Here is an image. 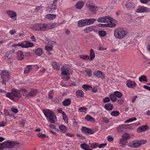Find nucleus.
<instances>
[{"label": "nucleus", "mask_w": 150, "mask_h": 150, "mask_svg": "<svg viewBox=\"0 0 150 150\" xmlns=\"http://www.w3.org/2000/svg\"><path fill=\"white\" fill-rule=\"evenodd\" d=\"M114 93L116 97H117L119 98L121 97L122 96V93L119 91H115L114 92Z\"/></svg>", "instance_id": "a18cd8bd"}, {"label": "nucleus", "mask_w": 150, "mask_h": 150, "mask_svg": "<svg viewBox=\"0 0 150 150\" xmlns=\"http://www.w3.org/2000/svg\"><path fill=\"white\" fill-rule=\"evenodd\" d=\"M79 57L80 58L84 60H86L88 59H90L89 56L88 55L84 54L81 55Z\"/></svg>", "instance_id": "c03bdc74"}, {"label": "nucleus", "mask_w": 150, "mask_h": 150, "mask_svg": "<svg viewBox=\"0 0 150 150\" xmlns=\"http://www.w3.org/2000/svg\"><path fill=\"white\" fill-rule=\"evenodd\" d=\"M87 110V109L85 107H81L78 110L79 112H84Z\"/></svg>", "instance_id": "6e6d98bb"}, {"label": "nucleus", "mask_w": 150, "mask_h": 150, "mask_svg": "<svg viewBox=\"0 0 150 150\" xmlns=\"http://www.w3.org/2000/svg\"><path fill=\"white\" fill-rule=\"evenodd\" d=\"M17 55L19 60H21L23 59L24 56L22 52L18 51L17 52Z\"/></svg>", "instance_id": "7c9ffc66"}, {"label": "nucleus", "mask_w": 150, "mask_h": 150, "mask_svg": "<svg viewBox=\"0 0 150 150\" xmlns=\"http://www.w3.org/2000/svg\"><path fill=\"white\" fill-rule=\"evenodd\" d=\"M5 146L7 148H12L15 145L16 143L12 141H7L5 142Z\"/></svg>", "instance_id": "dca6fc26"}, {"label": "nucleus", "mask_w": 150, "mask_h": 150, "mask_svg": "<svg viewBox=\"0 0 150 150\" xmlns=\"http://www.w3.org/2000/svg\"><path fill=\"white\" fill-rule=\"evenodd\" d=\"M106 143L101 144L98 145V147L99 148H103L106 146Z\"/></svg>", "instance_id": "e2e57ef3"}, {"label": "nucleus", "mask_w": 150, "mask_h": 150, "mask_svg": "<svg viewBox=\"0 0 150 150\" xmlns=\"http://www.w3.org/2000/svg\"><path fill=\"white\" fill-rule=\"evenodd\" d=\"M86 120L88 121H90L91 122L94 121V118L92 117L90 115H87L85 117Z\"/></svg>", "instance_id": "79ce46f5"}, {"label": "nucleus", "mask_w": 150, "mask_h": 150, "mask_svg": "<svg viewBox=\"0 0 150 150\" xmlns=\"http://www.w3.org/2000/svg\"><path fill=\"white\" fill-rule=\"evenodd\" d=\"M95 28V26H90L84 29V31L85 33H88L93 30Z\"/></svg>", "instance_id": "393cba45"}, {"label": "nucleus", "mask_w": 150, "mask_h": 150, "mask_svg": "<svg viewBox=\"0 0 150 150\" xmlns=\"http://www.w3.org/2000/svg\"><path fill=\"white\" fill-rule=\"evenodd\" d=\"M21 94L19 90L13 88L11 90V92L7 93L6 96L12 100H15L14 97L19 98L21 97Z\"/></svg>", "instance_id": "f03ea898"}, {"label": "nucleus", "mask_w": 150, "mask_h": 150, "mask_svg": "<svg viewBox=\"0 0 150 150\" xmlns=\"http://www.w3.org/2000/svg\"><path fill=\"white\" fill-rule=\"evenodd\" d=\"M6 122L4 121L0 122V127H3L6 125Z\"/></svg>", "instance_id": "774afa93"}, {"label": "nucleus", "mask_w": 150, "mask_h": 150, "mask_svg": "<svg viewBox=\"0 0 150 150\" xmlns=\"http://www.w3.org/2000/svg\"><path fill=\"white\" fill-rule=\"evenodd\" d=\"M120 115V112L118 111H113L111 113V115L113 116H117Z\"/></svg>", "instance_id": "09e8293b"}, {"label": "nucleus", "mask_w": 150, "mask_h": 150, "mask_svg": "<svg viewBox=\"0 0 150 150\" xmlns=\"http://www.w3.org/2000/svg\"><path fill=\"white\" fill-rule=\"evenodd\" d=\"M57 1V0H54L53 3L51 4L49 7V11L50 12L52 13L53 12L55 11L56 7V4Z\"/></svg>", "instance_id": "2eb2a0df"}, {"label": "nucleus", "mask_w": 150, "mask_h": 150, "mask_svg": "<svg viewBox=\"0 0 150 150\" xmlns=\"http://www.w3.org/2000/svg\"><path fill=\"white\" fill-rule=\"evenodd\" d=\"M1 74L2 79H3L9 80L10 78L9 73L6 71H2Z\"/></svg>", "instance_id": "4468645a"}, {"label": "nucleus", "mask_w": 150, "mask_h": 150, "mask_svg": "<svg viewBox=\"0 0 150 150\" xmlns=\"http://www.w3.org/2000/svg\"><path fill=\"white\" fill-rule=\"evenodd\" d=\"M33 46L34 44L33 43L31 42H29L28 41L23 42L21 43H19L17 44L13 45H12L13 47L18 46H20L23 48L32 47H33Z\"/></svg>", "instance_id": "423d86ee"}, {"label": "nucleus", "mask_w": 150, "mask_h": 150, "mask_svg": "<svg viewBox=\"0 0 150 150\" xmlns=\"http://www.w3.org/2000/svg\"><path fill=\"white\" fill-rule=\"evenodd\" d=\"M5 144V142L0 143V150H2L4 149H6Z\"/></svg>", "instance_id": "3c124183"}, {"label": "nucleus", "mask_w": 150, "mask_h": 150, "mask_svg": "<svg viewBox=\"0 0 150 150\" xmlns=\"http://www.w3.org/2000/svg\"><path fill=\"white\" fill-rule=\"evenodd\" d=\"M84 3L82 1H79L76 4V7L77 8L80 9L83 7Z\"/></svg>", "instance_id": "c9c22d12"}, {"label": "nucleus", "mask_w": 150, "mask_h": 150, "mask_svg": "<svg viewBox=\"0 0 150 150\" xmlns=\"http://www.w3.org/2000/svg\"><path fill=\"white\" fill-rule=\"evenodd\" d=\"M48 24V30L54 28L59 25L58 23H54L52 24Z\"/></svg>", "instance_id": "e433bc0d"}, {"label": "nucleus", "mask_w": 150, "mask_h": 150, "mask_svg": "<svg viewBox=\"0 0 150 150\" xmlns=\"http://www.w3.org/2000/svg\"><path fill=\"white\" fill-rule=\"evenodd\" d=\"M43 112L46 117L49 119L50 122L53 124L55 122L56 117L54 112L49 109H43Z\"/></svg>", "instance_id": "f257e3e1"}, {"label": "nucleus", "mask_w": 150, "mask_h": 150, "mask_svg": "<svg viewBox=\"0 0 150 150\" xmlns=\"http://www.w3.org/2000/svg\"><path fill=\"white\" fill-rule=\"evenodd\" d=\"M81 131L83 133L87 134H93L95 133L93 130L84 126L82 127Z\"/></svg>", "instance_id": "1a4fd4ad"}, {"label": "nucleus", "mask_w": 150, "mask_h": 150, "mask_svg": "<svg viewBox=\"0 0 150 150\" xmlns=\"http://www.w3.org/2000/svg\"><path fill=\"white\" fill-rule=\"evenodd\" d=\"M149 129V127L146 125H142L139 127L137 129L138 132H140L148 130Z\"/></svg>", "instance_id": "aec40b11"}, {"label": "nucleus", "mask_w": 150, "mask_h": 150, "mask_svg": "<svg viewBox=\"0 0 150 150\" xmlns=\"http://www.w3.org/2000/svg\"><path fill=\"white\" fill-rule=\"evenodd\" d=\"M87 6L89 10L95 14L96 13V11L98 9V7L94 6L93 4H87Z\"/></svg>", "instance_id": "9b49d317"}, {"label": "nucleus", "mask_w": 150, "mask_h": 150, "mask_svg": "<svg viewBox=\"0 0 150 150\" xmlns=\"http://www.w3.org/2000/svg\"><path fill=\"white\" fill-rule=\"evenodd\" d=\"M32 29L35 31H40V23H38L35 25Z\"/></svg>", "instance_id": "c756f323"}, {"label": "nucleus", "mask_w": 150, "mask_h": 150, "mask_svg": "<svg viewBox=\"0 0 150 150\" xmlns=\"http://www.w3.org/2000/svg\"><path fill=\"white\" fill-rule=\"evenodd\" d=\"M98 33L100 36L101 37H104L106 35V32L104 30H100L98 32Z\"/></svg>", "instance_id": "49530a36"}, {"label": "nucleus", "mask_w": 150, "mask_h": 150, "mask_svg": "<svg viewBox=\"0 0 150 150\" xmlns=\"http://www.w3.org/2000/svg\"><path fill=\"white\" fill-rule=\"evenodd\" d=\"M71 103V100L68 98L64 100L62 102V105L65 106H68Z\"/></svg>", "instance_id": "bb28decb"}, {"label": "nucleus", "mask_w": 150, "mask_h": 150, "mask_svg": "<svg viewBox=\"0 0 150 150\" xmlns=\"http://www.w3.org/2000/svg\"><path fill=\"white\" fill-rule=\"evenodd\" d=\"M108 17L106 16L100 17L97 19V21L99 22L107 23V21H108V20H109V19H108Z\"/></svg>", "instance_id": "4be33fe9"}, {"label": "nucleus", "mask_w": 150, "mask_h": 150, "mask_svg": "<svg viewBox=\"0 0 150 150\" xmlns=\"http://www.w3.org/2000/svg\"><path fill=\"white\" fill-rule=\"evenodd\" d=\"M61 71H62L61 75H65V76H64L62 77L65 81H67L69 80L70 77L69 75V71L66 66H62L61 68Z\"/></svg>", "instance_id": "39448f33"}, {"label": "nucleus", "mask_w": 150, "mask_h": 150, "mask_svg": "<svg viewBox=\"0 0 150 150\" xmlns=\"http://www.w3.org/2000/svg\"><path fill=\"white\" fill-rule=\"evenodd\" d=\"M98 146V143L94 142L91 144L90 146V147L92 149H95Z\"/></svg>", "instance_id": "864d4df0"}, {"label": "nucleus", "mask_w": 150, "mask_h": 150, "mask_svg": "<svg viewBox=\"0 0 150 150\" xmlns=\"http://www.w3.org/2000/svg\"><path fill=\"white\" fill-rule=\"evenodd\" d=\"M54 90H52L49 92L48 96L50 99H52L53 98V95L54 94Z\"/></svg>", "instance_id": "8fccbe9b"}, {"label": "nucleus", "mask_w": 150, "mask_h": 150, "mask_svg": "<svg viewBox=\"0 0 150 150\" xmlns=\"http://www.w3.org/2000/svg\"><path fill=\"white\" fill-rule=\"evenodd\" d=\"M117 130L119 132L125 131L124 125H121L117 127Z\"/></svg>", "instance_id": "cd10ccee"}, {"label": "nucleus", "mask_w": 150, "mask_h": 150, "mask_svg": "<svg viewBox=\"0 0 150 150\" xmlns=\"http://www.w3.org/2000/svg\"><path fill=\"white\" fill-rule=\"evenodd\" d=\"M90 58H89L90 60L92 61L95 57V54L93 50L92 49L90 50Z\"/></svg>", "instance_id": "f704fd0d"}, {"label": "nucleus", "mask_w": 150, "mask_h": 150, "mask_svg": "<svg viewBox=\"0 0 150 150\" xmlns=\"http://www.w3.org/2000/svg\"><path fill=\"white\" fill-rule=\"evenodd\" d=\"M37 91L36 89L31 90V91L26 95V97L28 98L30 97H33L35 96L37 93Z\"/></svg>", "instance_id": "6ab92c4d"}, {"label": "nucleus", "mask_w": 150, "mask_h": 150, "mask_svg": "<svg viewBox=\"0 0 150 150\" xmlns=\"http://www.w3.org/2000/svg\"><path fill=\"white\" fill-rule=\"evenodd\" d=\"M82 87L86 91L89 90L92 88V87L90 86H88L84 84L82 86Z\"/></svg>", "instance_id": "de8ad7c7"}, {"label": "nucleus", "mask_w": 150, "mask_h": 150, "mask_svg": "<svg viewBox=\"0 0 150 150\" xmlns=\"http://www.w3.org/2000/svg\"><path fill=\"white\" fill-rule=\"evenodd\" d=\"M127 145L129 147L131 148H134V141H132L130 142H129Z\"/></svg>", "instance_id": "bf43d9fd"}, {"label": "nucleus", "mask_w": 150, "mask_h": 150, "mask_svg": "<svg viewBox=\"0 0 150 150\" xmlns=\"http://www.w3.org/2000/svg\"><path fill=\"white\" fill-rule=\"evenodd\" d=\"M32 69L31 66L30 65H28L25 68L24 70V73L25 74L28 73Z\"/></svg>", "instance_id": "4c0bfd02"}, {"label": "nucleus", "mask_w": 150, "mask_h": 150, "mask_svg": "<svg viewBox=\"0 0 150 150\" xmlns=\"http://www.w3.org/2000/svg\"><path fill=\"white\" fill-rule=\"evenodd\" d=\"M40 31H44L48 30V24L40 23Z\"/></svg>", "instance_id": "b1692460"}, {"label": "nucleus", "mask_w": 150, "mask_h": 150, "mask_svg": "<svg viewBox=\"0 0 150 150\" xmlns=\"http://www.w3.org/2000/svg\"><path fill=\"white\" fill-rule=\"evenodd\" d=\"M94 76H96L98 78L103 79L105 78V75L101 71L98 70L97 72H95L93 74Z\"/></svg>", "instance_id": "a211bd4d"}, {"label": "nucleus", "mask_w": 150, "mask_h": 150, "mask_svg": "<svg viewBox=\"0 0 150 150\" xmlns=\"http://www.w3.org/2000/svg\"><path fill=\"white\" fill-rule=\"evenodd\" d=\"M107 138H108L107 139L109 141H110V142H111V141H113V139H114L113 137L112 136H111L110 135H109V136H108Z\"/></svg>", "instance_id": "338daca9"}, {"label": "nucleus", "mask_w": 150, "mask_h": 150, "mask_svg": "<svg viewBox=\"0 0 150 150\" xmlns=\"http://www.w3.org/2000/svg\"><path fill=\"white\" fill-rule=\"evenodd\" d=\"M63 119L64 120V122L66 123H67L68 122V118L67 116L65 114V113L62 115Z\"/></svg>", "instance_id": "603ef678"}, {"label": "nucleus", "mask_w": 150, "mask_h": 150, "mask_svg": "<svg viewBox=\"0 0 150 150\" xmlns=\"http://www.w3.org/2000/svg\"><path fill=\"white\" fill-rule=\"evenodd\" d=\"M131 137L129 134L125 133L122 136V138L119 140V144L120 146L122 147H125L126 144L128 143L127 140Z\"/></svg>", "instance_id": "7ed1b4c3"}, {"label": "nucleus", "mask_w": 150, "mask_h": 150, "mask_svg": "<svg viewBox=\"0 0 150 150\" xmlns=\"http://www.w3.org/2000/svg\"><path fill=\"white\" fill-rule=\"evenodd\" d=\"M81 147L83 149L85 150H86V149H88L87 148V147H88V145L85 144H81Z\"/></svg>", "instance_id": "5fc2aeb1"}, {"label": "nucleus", "mask_w": 150, "mask_h": 150, "mask_svg": "<svg viewBox=\"0 0 150 150\" xmlns=\"http://www.w3.org/2000/svg\"><path fill=\"white\" fill-rule=\"evenodd\" d=\"M110 97L111 100L113 102H115L117 100L115 95L113 94H111L110 96Z\"/></svg>", "instance_id": "37998d69"}, {"label": "nucleus", "mask_w": 150, "mask_h": 150, "mask_svg": "<svg viewBox=\"0 0 150 150\" xmlns=\"http://www.w3.org/2000/svg\"><path fill=\"white\" fill-rule=\"evenodd\" d=\"M52 67L56 70H59L60 69V64L56 62H53L52 64Z\"/></svg>", "instance_id": "a878e982"}, {"label": "nucleus", "mask_w": 150, "mask_h": 150, "mask_svg": "<svg viewBox=\"0 0 150 150\" xmlns=\"http://www.w3.org/2000/svg\"><path fill=\"white\" fill-rule=\"evenodd\" d=\"M88 25L86 19H83L78 21V26L79 27H82L84 26Z\"/></svg>", "instance_id": "f3484780"}, {"label": "nucleus", "mask_w": 150, "mask_h": 150, "mask_svg": "<svg viewBox=\"0 0 150 150\" xmlns=\"http://www.w3.org/2000/svg\"><path fill=\"white\" fill-rule=\"evenodd\" d=\"M35 52L38 55L40 56L42 54L43 51L41 48H38L35 50Z\"/></svg>", "instance_id": "ea45409f"}, {"label": "nucleus", "mask_w": 150, "mask_h": 150, "mask_svg": "<svg viewBox=\"0 0 150 150\" xmlns=\"http://www.w3.org/2000/svg\"><path fill=\"white\" fill-rule=\"evenodd\" d=\"M14 52V50H12L7 52L5 54L6 57L8 58V59H10L13 57Z\"/></svg>", "instance_id": "5701e85b"}, {"label": "nucleus", "mask_w": 150, "mask_h": 150, "mask_svg": "<svg viewBox=\"0 0 150 150\" xmlns=\"http://www.w3.org/2000/svg\"><path fill=\"white\" fill-rule=\"evenodd\" d=\"M146 142V141L144 139L134 140V148H139L141 146L142 144H145Z\"/></svg>", "instance_id": "6e6552de"}, {"label": "nucleus", "mask_w": 150, "mask_h": 150, "mask_svg": "<svg viewBox=\"0 0 150 150\" xmlns=\"http://www.w3.org/2000/svg\"><path fill=\"white\" fill-rule=\"evenodd\" d=\"M139 80L140 82L142 81H144L145 82H147L148 80L146 76L144 75H143L139 77Z\"/></svg>", "instance_id": "a19ab883"}, {"label": "nucleus", "mask_w": 150, "mask_h": 150, "mask_svg": "<svg viewBox=\"0 0 150 150\" xmlns=\"http://www.w3.org/2000/svg\"><path fill=\"white\" fill-rule=\"evenodd\" d=\"M86 19L88 25L93 24L96 21V19L95 18H90Z\"/></svg>", "instance_id": "473e14b6"}, {"label": "nucleus", "mask_w": 150, "mask_h": 150, "mask_svg": "<svg viewBox=\"0 0 150 150\" xmlns=\"http://www.w3.org/2000/svg\"><path fill=\"white\" fill-rule=\"evenodd\" d=\"M96 26H97L101 27L103 28L108 27L107 23L106 24L98 23L97 25Z\"/></svg>", "instance_id": "4d7b16f0"}, {"label": "nucleus", "mask_w": 150, "mask_h": 150, "mask_svg": "<svg viewBox=\"0 0 150 150\" xmlns=\"http://www.w3.org/2000/svg\"><path fill=\"white\" fill-rule=\"evenodd\" d=\"M76 95L78 97H83V93L82 90H79L76 92Z\"/></svg>", "instance_id": "58836bf2"}, {"label": "nucleus", "mask_w": 150, "mask_h": 150, "mask_svg": "<svg viewBox=\"0 0 150 150\" xmlns=\"http://www.w3.org/2000/svg\"><path fill=\"white\" fill-rule=\"evenodd\" d=\"M37 135L39 137L42 138H44L46 137V135L45 134H42L40 133L38 134Z\"/></svg>", "instance_id": "13d9d810"}, {"label": "nucleus", "mask_w": 150, "mask_h": 150, "mask_svg": "<svg viewBox=\"0 0 150 150\" xmlns=\"http://www.w3.org/2000/svg\"><path fill=\"white\" fill-rule=\"evenodd\" d=\"M127 33L126 31L120 28H118L115 30L114 35L117 38L122 39L126 35Z\"/></svg>", "instance_id": "20e7f679"}, {"label": "nucleus", "mask_w": 150, "mask_h": 150, "mask_svg": "<svg viewBox=\"0 0 150 150\" xmlns=\"http://www.w3.org/2000/svg\"><path fill=\"white\" fill-rule=\"evenodd\" d=\"M45 49L47 51H51L52 50V46H46Z\"/></svg>", "instance_id": "052dcab7"}, {"label": "nucleus", "mask_w": 150, "mask_h": 150, "mask_svg": "<svg viewBox=\"0 0 150 150\" xmlns=\"http://www.w3.org/2000/svg\"><path fill=\"white\" fill-rule=\"evenodd\" d=\"M108 19L109 20H108V21H107V23L108 27H115L116 25V23H117V21L110 16L108 17Z\"/></svg>", "instance_id": "0eeeda50"}, {"label": "nucleus", "mask_w": 150, "mask_h": 150, "mask_svg": "<svg viewBox=\"0 0 150 150\" xmlns=\"http://www.w3.org/2000/svg\"><path fill=\"white\" fill-rule=\"evenodd\" d=\"M6 12L11 18L14 20H16L17 14L15 12L11 10H8Z\"/></svg>", "instance_id": "ddd939ff"}, {"label": "nucleus", "mask_w": 150, "mask_h": 150, "mask_svg": "<svg viewBox=\"0 0 150 150\" xmlns=\"http://www.w3.org/2000/svg\"><path fill=\"white\" fill-rule=\"evenodd\" d=\"M150 11V9L145 7L139 6L137 8L136 12L138 13H142L148 12Z\"/></svg>", "instance_id": "9d476101"}, {"label": "nucleus", "mask_w": 150, "mask_h": 150, "mask_svg": "<svg viewBox=\"0 0 150 150\" xmlns=\"http://www.w3.org/2000/svg\"><path fill=\"white\" fill-rule=\"evenodd\" d=\"M134 3L132 2H129L125 5V7L129 10L133 9L134 8Z\"/></svg>", "instance_id": "412c9836"}, {"label": "nucleus", "mask_w": 150, "mask_h": 150, "mask_svg": "<svg viewBox=\"0 0 150 150\" xmlns=\"http://www.w3.org/2000/svg\"><path fill=\"white\" fill-rule=\"evenodd\" d=\"M127 86L130 88H134L137 86L136 83L131 79L127 80L126 82Z\"/></svg>", "instance_id": "f8f14e48"}, {"label": "nucleus", "mask_w": 150, "mask_h": 150, "mask_svg": "<svg viewBox=\"0 0 150 150\" xmlns=\"http://www.w3.org/2000/svg\"><path fill=\"white\" fill-rule=\"evenodd\" d=\"M56 17V15L55 14H48L46 15V18L50 20L55 18Z\"/></svg>", "instance_id": "2f4dec72"}, {"label": "nucleus", "mask_w": 150, "mask_h": 150, "mask_svg": "<svg viewBox=\"0 0 150 150\" xmlns=\"http://www.w3.org/2000/svg\"><path fill=\"white\" fill-rule=\"evenodd\" d=\"M124 126L125 128V130L126 131L127 129H131V126L130 125H124Z\"/></svg>", "instance_id": "0e129e2a"}, {"label": "nucleus", "mask_w": 150, "mask_h": 150, "mask_svg": "<svg viewBox=\"0 0 150 150\" xmlns=\"http://www.w3.org/2000/svg\"><path fill=\"white\" fill-rule=\"evenodd\" d=\"M103 101L104 103H106L109 102L110 101V100L109 98L106 97L103 99Z\"/></svg>", "instance_id": "680f3d73"}, {"label": "nucleus", "mask_w": 150, "mask_h": 150, "mask_svg": "<svg viewBox=\"0 0 150 150\" xmlns=\"http://www.w3.org/2000/svg\"><path fill=\"white\" fill-rule=\"evenodd\" d=\"M60 130L63 133H65L67 130V128L64 125H62L59 127Z\"/></svg>", "instance_id": "72a5a7b5"}, {"label": "nucleus", "mask_w": 150, "mask_h": 150, "mask_svg": "<svg viewBox=\"0 0 150 150\" xmlns=\"http://www.w3.org/2000/svg\"><path fill=\"white\" fill-rule=\"evenodd\" d=\"M19 90L20 91V93H22L24 94H26L27 91L25 89H22Z\"/></svg>", "instance_id": "69168bd1"}, {"label": "nucleus", "mask_w": 150, "mask_h": 150, "mask_svg": "<svg viewBox=\"0 0 150 150\" xmlns=\"http://www.w3.org/2000/svg\"><path fill=\"white\" fill-rule=\"evenodd\" d=\"M104 108L108 110H111L113 109V106L111 103H108L105 105Z\"/></svg>", "instance_id": "c85d7f7f"}]
</instances>
